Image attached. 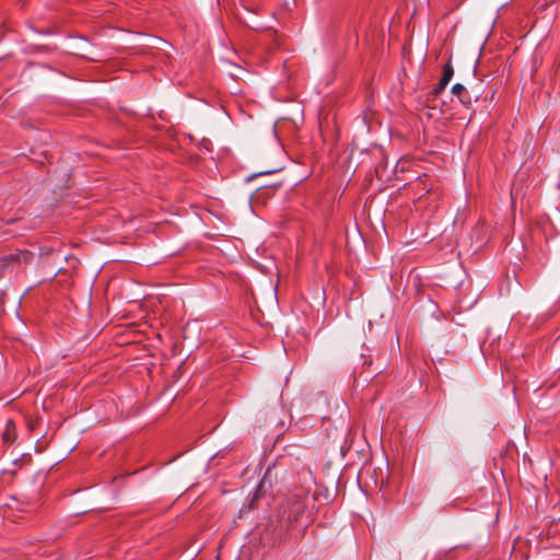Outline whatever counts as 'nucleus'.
Instances as JSON below:
<instances>
[{"mask_svg": "<svg viewBox=\"0 0 560 560\" xmlns=\"http://www.w3.org/2000/svg\"><path fill=\"white\" fill-rule=\"evenodd\" d=\"M339 480V472L335 470L328 479L323 481L320 486L317 485V501L322 497L325 503L331 502L337 494V483Z\"/></svg>", "mask_w": 560, "mask_h": 560, "instance_id": "obj_1", "label": "nucleus"}, {"mask_svg": "<svg viewBox=\"0 0 560 560\" xmlns=\"http://www.w3.org/2000/svg\"><path fill=\"white\" fill-rule=\"evenodd\" d=\"M34 259V253L28 249H20L14 253L8 254L2 258L5 265H28Z\"/></svg>", "mask_w": 560, "mask_h": 560, "instance_id": "obj_2", "label": "nucleus"}, {"mask_svg": "<svg viewBox=\"0 0 560 560\" xmlns=\"http://www.w3.org/2000/svg\"><path fill=\"white\" fill-rule=\"evenodd\" d=\"M452 93H453V95H456L463 104H466L469 102V100L466 98L467 91L463 84H459V83L454 84L452 88Z\"/></svg>", "mask_w": 560, "mask_h": 560, "instance_id": "obj_3", "label": "nucleus"}, {"mask_svg": "<svg viewBox=\"0 0 560 560\" xmlns=\"http://www.w3.org/2000/svg\"><path fill=\"white\" fill-rule=\"evenodd\" d=\"M454 70L451 65H446L443 70V75L441 80L445 82L446 84L450 83L451 79L453 78Z\"/></svg>", "mask_w": 560, "mask_h": 560, "instance_id": "obj_4", "label": "nucleus"}, {"mask_svg": "<svg viewBox=\"0 0 560 560\" xmlns=\"http://www.w3.org/2000/svg\"><path fill=\"white\" fill-rule=\"evenodd\" d=\"M446 83L443 82L442 80H440V82L438 83L436 88H435V93H440L441 91H443L445 88H446Z\"/></svg>", "mask_w": 560, "mask_h": 560, "instance_id": "obj_5", "label": "nucleus"}, {"mask_svg": "<svg viewBox=\"0 0 560 560\" xmlns=\"http://www.w3.org/2000/svg\"><path fill=\"white\" fill-rule=\"evenodd\" d=\"M16 221H19V219H9V220L7 221V223H14V222H16Z\"/></svg>", "mask_w": 560, "mask_h": 560, "instance_id": "obj_6", "label": "nucleus"}]
</instances>
